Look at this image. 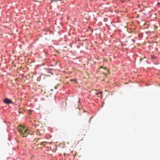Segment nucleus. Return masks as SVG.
I'll return each instance as SVG.
<instances>
[{"mask_svg":"<svg viewBox=\"0 0 160 160\" xmlns=\"http://www.w3.org/2000/svg\"><path fill=\"white\" fill-rule=\"evenodd\" d=\"M17 129L20 135L23 137H27L29 133L28 129L22 126H20L18 127Z\"/></svg>","mask_w":160,"mask_h":160,"instance_id":"obj_1","label":"nucleus"},{"mask_svg":"<svg viewBox=\"0 0 160 160\" xmlns=\"http://www.w3.org/2000/svg\"><path fill=\"white\" fill-rule=\"evenodd\" d=\"M4 103L8 104L9 103H12V102L10 99L8 98H5L3 100Z\"/></svg>","mask_w":160,"mask_h":160,"instance_id":"obj_2","label":"nucleus"},{"mask_svg":"<svg viewBox=\"0 0 160 160\" xmlns=\"http://www.w3.org/2000/svg\"><path fill=\"white\" fill-rule=\"evenodd\" d=\"M104 68V69H107V71H108V73H103V74H105V75L106 76H107V75H108L110 73L109 72V71L108 69H107L106 67L104 68Z\"/></svg>","mask_w":160,"mask_h":160,"instance_id":"obj_3","label":"nucleus"},{"mask_svg":"<svg viewBox=\"0 0 160 160\" xmlns=\"http://www.w3.org/2000/svg\"><path fill=\"white\" fill-rule=\"evenodd\" d=\"M47 143V142H42L40 143V144H41L42 146L43 147L45 145V143Z\"/></svg>","mask_w":160,"mask_h":160,"instance_id":"obj_4","label":"nucleus"},{"mask_svg":"<svg viewBox=\"0 0 160 160\" xmlns=\"http://www.w3.org/2000/svg\"><path fill=\"white\" fill-rule=\"evenodd\" d=\"M102 93V92H97L95 93V94L96 95H98L99 94H101Z\"/></svg>","mask_w":160,"mask_h":160,"instance_id":"obj_5","label":"nucleus"},{"mask_svg":"<svg viewBox=\"0 0 160 160\" xmlns=\"http://www.w3.org/2000/svg\"><path fill=\"white\" fill-rule=\"evenodd\" d=\"M40 139V138H36V141H38L40 139Z\"/></svg>","mask_w":160,"mask_h":160,"instance_id":"obj_6","label":"nucleus"},{"mask_svg":"<svg viewBox=\"0 0 160 160\" xmlns=\"http://www.w3.org/2000/svg\"><path fill=\"white\" fill-rule=\"evenodd\" d=\"M100 68H103L102 66H101L100 67Z\"/></svg>","mask_w":160,"mask_h":160,"instance_id":"obj_7","label":"nucleus"},{"mask_svg":"<svg viewBox=\"0 0 160 160\" xmlns=\"http://www.w3.org/2000/svg\"><path fill=\"white\" fill-rule=\"evenodd\" d=\"M54 88L55 89H56L57 88V86H55V87H54Z\"/></svg>","mask_w":160,"mask_h":160,"instance_id":"obj_8","label":"nucleus"},{"mask_svg":"<svg viewBox=\"0 0 160 160\" xmlns=\"http://www.w3.org/2000/svg\"><path fill=\"white\" fill-rule=\"evenodd\" d=\"M71 82H72V81H75V80H74V79H71Z\"/></svg>","mask_w":160,"mask_h":160,"instance_id":"obj_9","label":"nucleus"},{"mask_svg":"<svg viewBox=\"0 0 160 160\" xmlns=\"http://www.w3.org/2000/svg\"><path fill=\"white\" fill-rule=\"evenodd\" d=\"M158 4H160V3H158Z\"/></svg>","mask_w":160,"mask_h":160,"instance_id":"obj_10","label":"nucleus"}]
</instances>
